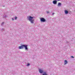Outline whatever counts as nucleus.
<instances>
[{"label": "nucleus", "instance_id": "f257e3e1", "mask_svg": "<svg viewBox=\"0 0 75 75\" xmlns=\"http://www.w3.org/2000/svg\"><path fill=\"white\" fill-rule=\"evenodd\" d=\"M27 45H22L21 46H19V49H23L24 47H25L26 50H28V48H27Z\"/></svg>", "mask_w": 75, "mask_h": 75}, {"label": "nucleus", "instance_id": "f03ea898", "mask_svg": "<svg viewBox=\"0 0 75 75\" xmlns=\"http://www.w3.org/2000/svg\"><path fill=\"white\" fill-rule=\"evenodd\" d=\"M28 20H29L30 21L31 23H33L34 21V19H33V17H32L31 16H30L28 18Z\"/></svg>", "mask_w": 75, "mask_h": 75}, {"label": "nucleus", "instance_id": "7ed1b4c3", "mask_svg": "<svg viewBox=\"0 0 75 75\" xmlns=\"http://www.w3.org/2000/svg\"><path fill=\"white\" fill-rule=\"evenodd\" d=\"M40 21L41 22H44L46 21V20L44 19V18H40Z\"/></svg>", "mask_w": 75, "mask_h": 75}, {"label": "nucleus", "instance_id": "20e7f679", "mask_svg": "<svg viewBox=\"0 0 75 75\" xmlns=\"http://www.w3.org/2000/svg\"><path fill=\"white\" fill-rule=\"evenodd\" d=\"M39 72H40V73H41V74L42 73V72H43V71L42 70V69H39Z\"/></svg>", "mask_w": 75, "mask_h": 75}, {"label": "nucleus", "instance_id": "39448f33", "mask_svg": "<svg viewBox=\"0 0 75 75\" xmlns=\"http://www.w3.org/2000/svg\"><path fill=\"white\" fill-rule=\"evenodd\" d=\"M53 2V4H57V1H54Z\"/></svg>", "mask_w": 75, "mask_h": 75}, {"label": "nucleus", "instance_id": "423d86ee", "mask_svg": "<svg viewBox=\"0 0 75 75\" xmlns=\"http://www.w3.org/2000/svg\"><path fill=\"white\" fill-rule=\"evenodd\" d=\"M68 63V62H67V61L65 60L64 61V64L65 65V64H67Z\"/></svg>", "mask_w": 75, "mask_h": 75}, {"label": "nucleus", "instance_id": "0eeeda50", "mask_svg": "<svg viewBox=\"0 0 75 75\" xmlns=\"http://www.w3.org/2000/svg\"><path fill=\"white\" fill-rule=\"evenodd\" d=\"M65 14H68V11L67 10L65 11Z\"/></svg>", "mask_w": 75, "mask_h": 75}, {"label": "nucleus", "instance_id": "6e6552de", "mask_svg": "<svg viewBox=\"0 0 75 75\" xmlns=\"http://www.w3.org/2000/svg\"><path fill=\"white\" fill-rule=\"evenodd\" d=\"M43 75H47V72H44L43 74H42Z\"/></svg>", "mask_w": 75, "mask_h": 75}, {"label": "nucleus", "instance_id": "1a4fd4ad", "mask_svg": "<svg viewBox=\"0 0 75 75\" xmlns=\"http://www.w3.org/2000/svg\"><path fill=\"white\" fill-rule=\"evenodd\" d=\"M58 6H61V4L60 3H58Z\"/></svg>", "mask_w": 75, "mask_h": 75}, {"label": "nucleus", "instance_id": "9d476101", "mask_svg": "<svg viewBox=\"0 0 75 75\" xmlns=\"http://www.w3.org/2000/svg\"><path fill=\"white\" fill-rule=\"evenodd\" d=\"M30 65V64L29 63L28 64L27 66H29Z\"/></svg>", "mask_w": 75, "mask_h": 75}, {"label": "nucleus", "instance_id": "9b49d317", "mask_svg": "<svg viewBox=\"0 0 75 75\" xmlns=\"http://www.w3.org/2000/svg\"><path fill=\"white\" fill-rule=\"evenodd\" d=\"M71 58H74V57L72 56H71Z\"/></svg>", "mask_w": 75, "mask_h": 75}, {"label": "nucleus", "instance_id": "f8f14e48", "mask_svg": "<svg viewBox=\"0 0 75 75\" xmlns=\"http://www.w3.org/2000/svg\"><path fill=\"white\" fill-rule=\"evenodd\" d=\"M15 20H16V19H17V17H15Z\"/></svg>", "mask_w": 75, "mask_h": 75}, {"label": "nucleus", "instance_id": "ddd939ff", "mask_svg": "<svg viewBox=\"0 0 75 75\" xmlns=\"http://www.w3.org/2000/svg\"><path fill=\"white\" fill-rule=\"evenodd\" d=\"M47 14H48V13H50V12H49V11H47Z\"/></svg>", "mask_w": 75, "mask_h": 75}, {"label": "nucleus", "instance_id": "4468645a", "mask_svg": "<svg viewBox=\"0 0 75 75\" xmlns=\"http://www.w3.org/2000/svg\"><path fill=\"white\" fill-rule=\"evenodd\" d=\"M52 15H54V13H52Z\"/></svg>", "mask_w": 75, "mask_h": 75}, {"label": "nucleus", "instance_id": "2eb2a0df", "mask_svg": "<svg viewBox=\"0 0 75 75\" xmlns=\"http://www.w3.org/2000/svg\"><path fill=\"white\" fill-rule=\"evenodd\" d=\"M12 20H13V21L14 20V18H12Z\"/></svg>", "mask_w": 75, "mask_h": 75}, {"label": "nucleus", "instance_id": "dca6fc26", "mask_svg": "<svg viewBox=\"0 0 75 75\" xmlns=\"http://www.w3.org/2000/svg\"><path fill=\"white\" fill-rule=\"evenodd\" d=\"M2 24H4V23H2Z\"/></svg>", "mask_w": 75, "mask_h": 75}, {"label": "nucleus", "instance_id": "f3484780", "mask_svg": "<svg viewBox=\"0 0 75 75\" xmlns=\"http://www.w3.org/2000/svg\"><path fill=\"white\" fill-rule=\"evenodd\" d=\"M58 1H59V0H58Z\"/></svg>", "mask_w": 75, "mask_h": 75}]
</instances>
